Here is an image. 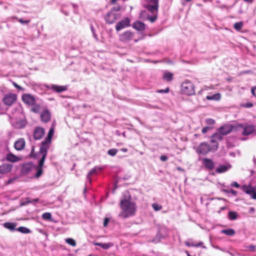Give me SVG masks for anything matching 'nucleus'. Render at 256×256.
<instances>
[{
    "label": "nucleus",
    "instance_id": "obj_1",
    "mask_svg": "<svg viewBox=\"0 0 256 256\" xmlns=\"http://www.w3.org/2000/svg\"><path fill=\"white\" fill-rule=\"evenodd\" d=\"M131 196L128 192H125L123 194V198L120 200V208L122 212L118 214V216L125 219L133 216L136 210L135 204L130 201Z\"/></svg>",
    "mask_w": 256,
    "mask_h": 256
},
{
    "label": "nucleus",
    "instance_id": "obj_2",
    "mask_svg": "<svg viewBox=\"0 0 256 256\" xmlns=\"http://www.w3.org/2000/svg\"><path fill=\"white\" fill-rule=\"evenodd\" d=\"M218 150L216 144L212 145L211 143L202 142L198 145L196 148V152L198 154L206 155L209 152H215Z\"/></svg>",
    "mask_w": 256,
    "mask_h": 256
},
{
    "label": "nucleus",
    "instance_id": "obj_3",
    "mask_svg": "<svg viewBox=\"0 0 256 256\" xmlns=\"http://www.w3.org/2000/svg\"><path fill=\"white\" fill-rule=\"evenodd\" d=\"M181 90L183 94L188 96H192L195 94L194 84L188 80H185L182 84Z\"/></svg>",
    "mask_w": 256,
    "mask_h": 256
},
{
    "label": "nucleus",
    "instance_id": "obj_4",
    "mask_svg": "<svg viewBox=\"0 0 256 256\" xmlns=\"http://www.w3.org/2000/svg\"><path fill=\"white\" fill-rule=\"evenodd\" d=\"M51 142L44 140L42 142L41 146L40 148V152L42 154V158L40 160V166H44L47 153L48 150L50 147V144Z\"/></svg>",
    "mask_w": 256,
    "mask_h": 256
},
{
    "label": "nucleus",
    "instance_id": "obj_5",
    "mask_svg": "<svg viewBox=\"0 0 256 256\" xmlns=\"http://www.w3.org/2000/svg\"><path fill=\"white\" fill-rule=\"evenodd\" d=\"M120 13H114L110 10L104 16V20L107 24H112L116 20L120 18Z\"/></svg>",
    "mask_w": 256,
    "mask_h": 256
},
{
    "label": "nucleus",
    "instance_id": "obj_6",
    "mask_svg": "<svg viewBox=\"0 0 256 256\" xmlns=\"http://www.w3.org/2000/svg\"><path fill=\"white\" fill-rule=\"evenodd\" d=\"M237 127L238 128L242 130V134L244 136H248L253 133L255 130V126L252 124L244 125L239 124L237 126Z\"/></svg>",
    "mask_w": 256,
    "mask_h": 256
},
{
    "label": "nucleus",
    "instance_id": "obj_7",
    "mask_svg": "<svg viewBox=\"0 0 256 256\" xmlns=\"http://www.w3.org/2000/svg\"><path fill=\"white\" fill-rule=\"evenodd\" d=\"M241 188L244 192L248 194L252 198L256 200V192L252 186L250 185H243Z\"/></svg>",
    "mask_w": 256,
    "mask_h": 256
},
{
    "label": "nucleus",
    "instance_id": "obj_8",
    "mask_svg": "<svg viewBox=\"0 0 256 256\" xmlns=\"http://www.w3.org/2000/svg\"><path fill=\"white\" fill-rule=\"evenodd\" d=\"M16 100V96L14 94H8L4 96L3 98V102L4 104L10 106Z\"/></svg>",
    "mask_w": 256,
    "mask_h": 256
},
{
    "label": "nucleus",
    "instance_id": "obj_9",
    "mask_svg": "<svg viewBox=\"0 0 256 256\" xmlns=\"http://www.w3.org/2000/svg\"><path fill=\"white\" fill-rule=\"evenodd\" d=\"M130 26V20L128 18H125L124 20L120 21L116 26V31Z\"/></svg>",
    "mask_w": 256,
    "mask_h": 256
},
{
    "label": "nucleus",
    "instance_id": "obj_10",
    "mask_svg": "<svg viewBox=\"0 0 256 256\" xmlns=\"http://www.w3.org/2000/svg\"><path fill=\"white\" fill-rule=\"evenodd\" d=\"M202 164L206 169L210 170H213L215 166L214 162L212 159L208 158H204L202 160Z\"/></svg>",
    "mask_w": 256,
    "mask_h": 256
},
{
    "label": "nucleus",
    "instance_id": "obj_11",
    "mask_svg": "<svg viewBox=\"0 0 256 256\" xmlns=\"http://www.w3.org/2000/svg\"><path fill=\"white\" fill-rule=\"evenodd\" d=\"M26 142L24 138L18 139L14 143V148L18 151H21L24 148Z\"/></svg>",
    "mask_w": 256,
    "mask_h": 256
},
{
    "label": "nucleus",
    "instance_id": "obj_12",
    "mask_svg": "<svg viewBox=\"0 0 256 256\" xmlns=\"http://www.w3.org/2000/svg\"><path fill=\"white\" fill-rule=\"evenodd\" d=\"M133 36V32L130 31H126L120 35V38L122 42H127L132 40Z\"/></svg>",
    "mask_w": 256,
    "mask_h": 256
},
{
    "label": "nucleus",
    "instance_id": "obj_13",
    "mask_svg": "<svg viewBox=\"0 0 256 256\" xmlns=\"http://www.w3.org/2000/svg\"><path fill=\"white\" fill-rule=\"evenodd\" d=\"M44 130L41 127H36L34 132V138L35 140L41 139L44 134Z\"/></svg>",
    "mask_w": 256,
    "mask_h": 256
},
{
    "label": "nucleus",
    "instance_id": "obj_14",
    "mask_svg": "<svg viewBox=\"0 0 256 256\" xmlns=\"http://www.w3.org/2000/svg\"><path fill=\"white\" fill-rule=\"evenodd\" d=\"M46 87L48 89L52 90L57 92H64L67 90V86H61L56 84H52L50 86L46 85Z\"/></svg>",
    "mask_w": 256,
    "mask_h": 256
},
{
    "label": "nucleus",
    "instance_id": "obj_15",
    "mask_svg": "<svg viewBox=\"0 0 256 256\" xmlns=\"http://www.w3.org/2000/svg\"><path fill=\"white\" fill-rule=\"evenodd\" d=\"M232 126L231 124H226L222 126L219 128V132L223 136L226 135L230 134L232 130Z\"/></svg>",
    "mask_w": 256,
    "mask_h": 256
},
{
    "label": "nucleus",
    "instance_id": "obj_16",
    "mask_svg": "<svg viewBox=\"0 0 256 256\" xmlns=\"http://www.w3.org/2000/svg\"><path fill=\"white\" fill-rule=\"evenodd\" d=\"M12 168V164L4 163L0 166V174H6L10 172Z\"/></svg>",
    "mask_w": 256,
    "mask_h": 256
},
{
    "label": "nucleus",
    "instance_id": "obj_17",
    "mask_svg": "<svg viewBox=\"0 0 256 256\" xmlns=\"http://www.w3.org/2000/svg\"><path fill=\"white\" fill-rule=\"evenodd\" d=\"M23 102L29 105H34L35 103V99L32 95L30 94H24L22 96Z\"/></svg>",
    "mask_w": 256,
    "mask_h": 256
},
{
    "label": "nucleus",
    "instance_id": "obj_18",
    "mask_svg": "<svg viewBox=\"0 0 256 256\" xmlns=\"http://www.w3.org/2000/svg\"><path fill=\"white\" fill-rule=\"evenodd\" d=\"M222 136L223 135L222 134H220V132H216L212 136L210 143L212 144V145H214L215 144H216V146L218 147V140H222L223 138Z\"/></svg>",
    "mask_w": 256,
    "mask_h": 256
},
{
    "label": "nucleus",
    "instance_id": "obj_19",
    "mask_svg": "<svg viewBox=\"0 0 256 256\" xmlns=\"http://www.w3.org/2000/svg\"><path fill=\"white\" fill-rule=\"evenodd\" d=\"M5 159L6 160L12 162H16L20 160V158L10 152L6 154Z\"/></svg>",
    "mask_w": 256,
    "mask_h": 256
},
{
    "label": "nucleus",
    "instance_id": "obj_20",
    "mask_svg": "<svg viewBox=\"0 0 256 256\" xmlns=\"http://www.w3.org/2000/svg\"><path fill=\"white\" fill-rule=\"evenodd\" d=\"M50 112L48 110H45L41 114V120L42 122H47L50 120Z\"/></svg>",
    "mask_w": 256,
    "mask_h": 256
},
{
    "label": "nucleus",
    "instance_id": "obj_21",
    "mask_svg": "<svg viewBox=\"0 0 256 256\" xmlns=\"http://www.w3.org/2000/svg\"><path fill=\"white\" fill-rule=\"evenodd\" d=\"M132 27L138 31H142L145 29V24L144 22L138 20L132 24Z\"/></svg>",
    "mask_w": 256,
    "mask_h": 256
},
{
    "label": "nucleus",
    "instance_id": "obj_22",
    "mask_svg": "<svg viewBox=\"0 0 256 256\" xmlns=\"http://www.w3.org/2000/svg\"><path fill=\"white\" fill-rule=\"evenodd\" d=\"M230 167L231 166L230 164H220L216 169V172L218 174L225 172H227Z\"/></svg>",
    "mask_w": 256,
    "mask_h": 256
},
{
    "label": "nucleus",
    "instance_id": "obj_23",
    "mask_svg": "<svg viewBox=\"0 0 256 256\" xmlns=\"http://www.w3.org/2000/svg\"><path fill=\"white\" fill-rule=\"evenodd\" d=\"M158 4H148L147 10L152 14H158Z\"/></svg>",
    "mask_w": 256,
    "mask_h": 256
},
{
    "label": "nucleus",
    "instance_id": "obj_24",
    "mask_svg": "<svg viewBox=\"0 0 256 256\" xmlns=\"http://www.w3.org/2000/svg\"><path fill=\"white\" fill-rule=\"evenodd\" d=\"M100 168L95 167L94 168L92 169L87 174L86 176V184L91 182V176L96 173L98 170H100Z\"/></svg>",
    "mask_w": 256,
    "mask_h": 256
},
{
    "label": "nucleus",
    "instance_id": "obj_25",
    "mask_svg": "<svg viewBox=\"0 0 256 256\" xmlns=\"http://www.w3.org/2000/svg\"><path fill=\"white\" fill-rule=\"evenodd\" d=\"M3 226L10 231L16 230V224L14 222H6L3 224Z\"/></svg>",
    "mask_w": 256,
    "mask_h": 256
},
{
    "label": "nucleus",
    "instance_id": "obj_26",
    "mask_svg": "<svg viewBox=\"0 0 256 256\" xmlns=\"http://www.w3.org/2000/svg\"><path fill=\"white\" fill-rule=\"evenodd\" d=\"M26 125V122L24 120H20L16 123L15 128H16L21 129L24 128Z\"/></svg>",
    "mask_w": 256,
    "mask_h": 256
},
{
    "label": "nucleus",
    "instance_id": "obj_27",
    "mask_svg": "<svg viewBox=\"0 0 256 256\" xmlns=\"http://www.w3.org/2000/svg\"><path fill=\"white\" fill-rule=\"evenodd\" d=\"M220 98V94H216L212 96H207L206 98L208 100H219Z\"/></svg>",
    "mask_w": 256,
    "mask_h": 256
},
{
    "label": "nucleus",
    "instance_id": "obj_28",
    "mask_svg": "<svg viewBox=\"0 0 256 256\" xmlns=\"http://www.w3.org/2000/svg\"><path fill=\"white\" fill-rule=\"evenodd\" d=\"M16 230L22 234H29L31 232V230L29 228L24 226H20L16 228Z\"/></svg>",
    "mask_w": 256,
    "mask_h": 256
},
{
    "label": "nucleus",
    "instance_id": "obj_29",
    "mask_svg": "<svg viewBox=\"0 0 256 256\" xmlns=\"http://www.w3.org/2000/svg\"><path fill=\"white\" fill-rule=\"evenodd\" d=\"M173 76V74L170 72H166L164 74L163 78L167 81H170Z\"/></svg>",
    "mask_w": 256,
    "mask_h": 256
},
{
    "label": "nucleus",
    "instance_id": "obj_30",
    "mask_svg": "<svg viewBox=\"0 0 256 256\" xmlns=\"http://www.w3.org/2000/svg\"><path fill=\"white\" fill-rule=\"evenodd\" d=\"M222 233L226 235L232 236L234 234L235 232L233 229H226L222 230Z\"/></svg>",
    "mask_w": 256,
    "mask_h": 256
},
{
    "label": "nucleus",
    "instance_id": "obj_31",
    "mask_svg": "<svg viewBox=\"0 0 256 256\" xmlns=\"http://www.w3.org/2000/svg\"><path fill=\"white\" fill-rule=\"evenodd\" d=\"M237 218H238V214L236 212L230 211L228 212V218L230 220H235Z\"/></svg>",
    "mask_w": 256,
    "mask_h": 256
},
{
    "label": "nucleus",
    "instance_id": "obj_32",
    "mask_svg": "<svg viewBox=\"0 0 256 256\" xmlns=\"http://www.w3.org/2000/svg\"><path fill=\"white\" fill-rule=\"evenodd\" d=\"M43 166H40V161L38 162V166H37L36 168V172L35 174V176L36 178H39L40 176H42V167Z\"/></svg>",
    "mask_w": 256,
    "mask_h": 256
},
{
    "label": "nucleus",
    "instance_id": "obj_33",
    "mask_svg": "<svg viewBox=\"0 0 256 256\" xmlns=\"http://www.w3.org/2000/svg\"><path fill=\"white\" fill-rule=\"evenodd\" d=\"M184 244L188 246L198 247V246H200L202 244V242H200L198 244H194L192 242H190V241H186L184 242Z\"/></svg>",
    "mask_w": 256,
    "mask_h": 256
},
{
    "label": "nucleus",
    "instance_id": "obj_34",
    "mask_svg": "<svg viewBox=\"0 0 256 256\" xmlns=\"http://www.w3.org/2000/svg\"><path fill=\"white\" fill-rule=\"evenodd\" d=\"M243 26L242 22H237L234 24V28L238 31L240 30Z\"/></svg>",
    "mask_w": 256,
    "mask_h": 256
},
{
    "label": "nucleus",
    "instance_id": "obj_35",
    "mask_svg": "<svg viewBox=\"0 0 256 256\" xmlns=\"http://www.w3.org/2000/svg\"><path fill=\"white\" fill-rule=\"evenodd\" d=\"M121 10V6L116 4L113 6L111 9L110 11L114 13H120L119 11Z\"/></svg>",
    "mask_w": 256,
    "mask_h": 256
},
{
    "label": "nucleus",
    "instance_id": "obj_36",
    "mask_svg": "<svg viewBox=\"0 0 256 256\" xmlns=\"http://www.w3.org/2000/svg\"><path fill=\"white\" fill-rule=\"evenodd\" d=\"M54 132V129L52 128H50L47 137L45 138V140L51 142L52 137L53 135Z\"/></svg>",
    "mask_w": 256,
    "mask_h": 256
},
{
    "label": "nucleus",
    "instance_id": "obj_37",
    "mask_svg": "<svg viewBox=\"0 0 256 256\" xmlns=\"http://www.w3.org/2000/svg\"><path fill=\"white\" fill-rule=\"evenodd\" d=\"M96 245L101 246L102 248L104 250H107L109 248H110V246H112V244H110L106 243H98L96 244Z\"/></svg>",
    "mask_w": 256,
    "mask_h": 256
},
{
    "label": "nucleus",
    "instance_id": "obj_38",
    "mask_svg": "<svg viewBox=\"0 0 256 256\" xmlns=\"http://www.w3.org/2000/svg\"><path fill=\"white\" fill-rule=\"evenodd\" d=\"M42 218L45 220H50L52 218V214L50 212H45L42 214Z\"/></svg>",
    "mask_w": 256,
    "mask_h": 256
},
{
    "label": "nucleus",
    "instance_id": "obj_39",
    "mask_svg": "<svg viewBox=\"0 0 256 256\" xmlns=\"http://www.w3.org/2000/svg\"><path fill=\"white\" fill-rule=\"evenodd\" d=\"M118 152V150L116 148H112L108 151V154L110 156H115Z\"/></svg>",
    "mask_w": 256,
    "mask_h": 256
},
{
    "label": "nucleus",
    "instance_id": "obj_40",
    "mask_svg": "<svg viewBox=\"0 0 256 256\" xmlns=\"http://www.w3.org/2000/svg\"><path fill=\"white\" fill-rule=\"evenodd\" d=\"M66 242L68 244H70L72 246H74L76 245V242L75 240L74 239L71 238H68L66 239Z\"/></svg>",
    "mask_w": 256,
    "mask_h": 256
},
{
    "label": "nucleus",
    "instance_id": "obj_41",
    "mask_svg": "<svg viewBox=\"0 0 256 256\" xmlns=\"http://www.w3.org/2000/svg\"><path fill=\"white\" fill-rule=\"evenodd\" d=\"M222 191L226 193H231L233 196H236L238 193V192L236 190L232 189H231L230 190L223 189Z\"/></svg>",
    "mask_w": 256,
    "mask_h": 256
},
{
    "label": "nucleus",
    "instance_id": "obj_42",
    "mask_svg": "<svg viewBox=\"0 0 256 256\" xmlns=\"http://www.w3.org/2000/svg\"><path fill=\"white\" fill-rule=\"evenodd\" d=\"M30 165L28 164H24L22 166V171L25 172H27L30 170Z\"/></svg>",
    "mask_w": 256,
    "mask_h": 256
},
{
    "label": "nucleus",
    "instance_id": "obj_43",
    "mask_svg": "<svg viewBox=\"0 0 256 256\" xmlns=\"http://www.w3.org/2000/svg\"><path fill=\"white\" fill-rule=\"evenodd\" d=\"M90 29H91L92 33L93 36L94 38L96 39V41H98V36L96 35V33L95 29L92 24L90 26Z\"/></svg>",
    "mask_w": 256,
    "mask_h": 256
},
{
    "label": "nucleus",
    "instance_id": "obj_44",
    "mask_svg": "<svg viewBox=\"0 0 256 256\" xmlns=\"http://www.w3.org/2000/svg\"><path fill=\"white\" fill-rule=\"evenodd\" d=\"M152 206L153 208L156 211L160 210L162 208V206L156 203L153 204Z\"/></svg>",
    "mask_w": 256,
    "mask_h": 256
},
{
    "label": "nucleus",
    "instance_id": "obj_45",
    "mask_svg": "<svg viewBox=\"0 0 256 256\" xmlns=\"http://www.w3.org/2000/svg\"><path fill=\"white\" fill-rule=\"evenodd\" d=\"M153 16H150L148 19L152 22H154L157 18V14H152Z\"/></svg>",
    "mask_w": 256,
    "mask_h": 256
},
{
    "label": "nucleus",
    "instance_id": "obj_46",
    "mask_svg": "<svg viewBox=\"0 0 256 256\" xmlns=\"http://www.w3.org/2000/svg\"><path fill=\"white\" fill-rule=\"evenodd\" d=\"M206 122L208 124L213 125L214 124L215 121L214 120L210 118L206 119Z\"/></svg>",
    "mask_w": 256,
    "mask_h": 256
},
{
    "label": "nucleus",
    "instance_id": "obj_47",
    "mask_svg": "<svg viewBox=\"0 0 256 256\" xmlns=\"http://www.w3.org/2000/svg\"><path fill=\"white\" fill-rule=\"evenodd\" d=\"M242 106L244 108H250L252 107L253 104L252 102H247L242 104Z\"/></svg>",
    "mask_w": 256,
    "mask_h": 256
},
{
    "label": "nucleus",
    "instance_id": "obj_48",
    "mask_svg": "<svg viewBox=\"0 0 256 256\" xmlns=\"http://www.w3.org/2000/svg\"><path fill=\"white\" fill-rule=\"evenodd\" d=\"M18 22L22 24H28L30 22V20H24L22 18H20L18 20Z\"/></svg>",
    "mask_w": 256,
    "mask_h": 256
},
{
    "label": "nucleus",
    "instance_id": "obj_49",
    "mask_svg": "<svg viewBox=\"0 0 256 256\" xmlns=\"http://www.w3.org/2000/svg\"><path fill=\"white\" fill-rule=\"evenodd\" d=\"M211 128L210 126H206L202 130V132L203 134H206V132H207Z\"/></svg>",
    "mask_w": 256,
    "mask_h": 256
},
{
    "label": "nucleus",
    "instance_id": "obj_50",
    "mask_svg": "<svg viewBox=\"0 0 256 256\" xmlns=\"http://www.w3.org/2000/svg\"><path fill=\"white\" fill-rule=\"evenodd\" d=\"M38 201H39V199L38 198H36L32 199L30 200H28L26 202V204L34 203V202H38Z\"/></svg>",
    "mask_w": 256,
    "mask_h": 256
},
{
    "label": "nucleus",
    "instance_id": "obj_51",
    "mask_svg": "<svg viewBox=\"0 0 256 256\" xmlns=\"http://www.w3.org/2000/svg\"><path fill=\"white\" fill-rule=\"evenodd\" d=\"M12 84L14 86L15 88H17L18 89L20 90H24V88L22 86H20L18 85L16 82H13Z\"/></svg>",
    "mask_w": 256,
    "mask_h": 256
},
{
    "label": "nucleus",
    "instance_id": "obj_52",
    "mask_svg": "<svg viewBox=\"0 0 256 256\" xmlns=\"http://www.w3.org/2000/svg\"><path fill=\"white\" fill-rule=\"evenodd\" d=\"M230 186H234L236 188H238L240 187V184L236 182H233L231 183Z\"/></svg>",
    "mask_w": 256,
    "mask_h": 256
},
{
    "label": "nucleus",
    "instance_id": "obj_53",
    "mask_svg": "<svg viewBox=\"0 0 256 256\" xmlns=\"http://www.w3.org/2000/svg\"><path fill=\"white\" fill-rule=\"evenodd\" d=\"M169 92V88H167L165 90H158L160 93H168Z\"/></svg>",
    "mask_w": 256,
    "mask_h": 256
},
{
    "label": "nucleus",
    "instance_id": "obj_54",
    "mask_svg": "<svg viewBox=\"0 0 256 256\" xmlns=\"http://www.w3.org/2000/svg\"><path fill=\"white\" fill-rule=\"evenodd\" d=\"M160 160L162 162H166L168 160V157L166 156H162L160 158Z\"/></svg>",
    "mask_w": 256,
    "mask_h": 256
},
{
    "label": "nucleus",
    "instance_id": "obj_55",
    "mask_svg": "<svg viewBox=\"0 0 256 256\" xmlns=\"http://www.w3.org/2000/svg\"><path fill=\"white\" fill-rule=\"evenodd\" d=\"M108 222L109 219L107 218H105L104 222V226L105 227L106 226Z\"/></svg>",
    "mask_w": 256,
    "mask_h": 256
},
{
    "label": "nucleus",
    "instance_id": "obj_56",
    "mask_svg": "<svg viewBox=\"0 0 256 256\" xmlns=\"http://www.w3.org/2000/svg\"><path fill=\"white\" fill-rule=\"evenodd\" d=\"M256 90V86L252 88L251 90V92H252V94L255 97H256V94L255 92Z\"/></svg>",
    "mask_w": 256,
    "mask_h": 256
},
{
    "label": "nucleus",
    "instance_id": "obj_57",
    "mask_svg": "<svg viewBox=\"0 0 256 256\" xmlns=\"http://www.w3.org/2000/svg\"><path fill=\"white\" fill-rule=\"evenodd\" d=\"M255 248H256L255 246H253V245H250L248 246V248L250 250L252 251V252H254L255 250Z\"/></svg>",
    "mask_w": 256,
    "mask_h": 256
},
{
    "label": "nucleus",
    "instance_id": "obj_58",
    "mask_svg": "<svg viewBox=\"0 0 256 256\" xmlns=\"http://www.w3.org/2000/svg\"><path fill=\"white\" fill-rule=\"evenodd\" d=\"M152 4H158V0H150Z\"/></svg>",
    "mask_w": 256,
    "mask_h": 256
},
{
    "label": "nucleus",
    "instance_id": "obj_59",
    "mask_svg": "<svg viewBox=\"0 0 256 256\" xmlns=\"http://www.w3.org/2000/svg\"><path fill=\"white\" fill-rule=\"evenodd\" d=\"M176 169H177V170H178V171H180V172H185V170H184V169H183V168H180V166L177 167Z\"/></svg>",
    "mask_w": 256,
    "mask_h": 256
},
{
    "label": "nucleus",
    "instance_id": "obj_60",
    "mask_svg": "<svg viewBox=\"0 0 256 256\" xmlns=\"http://www.w3.org/2000/svg\"><path fill=\"white\" fill-rule=\"evenodd\" d=\"M120 150L124 152H128V150L126 148H122L120 149Z\"/></svg>",
    "mask_w": 256,
    "mask_h": 256
},
{
    "label": "nucleus",
    "instance_id": "obj_61",
    "mask_svg": "<svg viewBox=\"0 0 256 256\" xmlns=\"http://www.w3.org/2000/svg\"><path fill=\"white\" fill-rule=\"evenodd\" d=\"M243 0L245 2H247L252 3V0Z\"/></svg>",
    "mask_w": 256,
    "mask_h": 256
},
{
    "label": "nucleus",
    "instance_id": "obj_62",
    "mask_svg": "<svg viewBox=\"0 0 256 256\" xmlns=\"http://www.w3.org/2000/svg\"><path fill=\"white\" fill-rule=\"evenodd\" d=\"M72 6L75 8L76 7H77V6L76 4H72Z\"/></svg>",
    "mask_w": 256,
    "mask_h": 256
},
{
    "label": "nucleus",
    "instance_id": "obj_63",
    "mask_svg": "<svg viewBox=\"0 0 256 256\" xmlns=\"http://www.w3.org/2000/svg\"><path fill=\"white\" fill-rule=\"evenodd\" d=\"M254 163L255 164H256V160L255 159V158H254Z\"/></svg>",
    "mask_w": 256,
    "mask_h": 256
},
{
    "label": "nucleus",
    "instance_id": "obj_64",
    "mask_svg": "<svg viewBox=\"0 0 256 256\" xmlns=\"http://www.w3.org/2000/svg\"><path fill=\"white\" fill-rule=\"evenodd\" d=\"M250 210H251L252 211H254V208H250Z\"/></svg>",
    "mask_w": 256,
    "mask_h": 256
}]
</instances>
